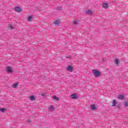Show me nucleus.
Listing matches in <instances>:
<instances>
[{"mask_svg": "<svg viewBox=\"0 0 128 128\" xmlns=\"http://www.w3.org/2000/svg\"><path fill=\"white\" fill-rule=\"evenodd\" d=\"M92 74H94L95 78H98L100 76V71H98L96 70H92Z\"/></svg>", "mask_w": 128, "mask_h": 128, "instance_id": "f257e3e1", "label": "nucleus"}, {"mask_svg": "<svg viewBox=\"0 0 128 128\" xmlns=\"http://www.w3.org/2000/svg\"><path fill=\"white\" fill-rule=\"evenodd\" d=\"M70 97H71V98H72V100H76L78 98V96L76 94H72Z\"/></svg>", "mask_w": 128, "mask_h": 128, "instance_id": "f03ea898", "label": "nucleus"}, {"mask_svg": "<svg viewBox=\"0 0 128 128\" xmlns=\"http://www.w3.org/2000/svg\"><path fill=\"white\" fill-rule=\"evenodd\" d=\"M14 10L16 12H22V9L18 6H16L14 8Z\"/></svg>", "mask_w": 128, "mask_h": 128, "instance_id": "7ed1b4c3", "label": "nucleus"}, {"mask_svg": "<svg viewBox=\"0 0 128 128\" xmlns=\"http://www.w3.org/2000/svg\"><path fill=\"white\" fill-rule=\"evenodd\" d=\"M102 8H110V4L108 3L104 2L102 4Z\"/></svg>", "mask_w": 128, "mask_h": 128, "instance_id": "20e7f679", "label": "nucleus"}, {"mask_svg": "<svg viewBox=\"0 0 128 128\" xmlns=\"http://www.w3.org/2000/svg\"><path fill=\"white\" fill-rule=\"evenodd\" d=\"M67 70L70 72H72V70H74V68L72 66H69L67 67Z\"/></svg>", "mask_w": 128, "mask_h": 128, "instance_id": "39448f33", "label": "nucleus"}, {"mask_svg": "<svg viewBox=\"0 0 128 128\" xmlns=\"http://www.w3.org/2000/svg\"><path fill=\"white\" fill-rule=\"evenodd\" d=\"M114 64L116 66H118V64H120V60H118V59H114Z\"/></svg>", "mask_w": 128, "mask_h": 128, "instance_id": "423d86ee", "label": "nucleus"}, {"mask_svg": "<svg viewBox=\"0 0 128 128\" xmlns=\"http://www.w3.org/2000/svg\"><path fill=\"white\" fill-rule=\"evenodd\" d=\"M86 14H90V16H92V11L91 10H87L86 11Z\"/></svg>", "mask_w": 128, "mask_h": 128, "instance_id": "0eeeda50", "label": "nucleus"}, {"mask_svg": "<svg viewBox=\"0 0 128 128\" xmlns=\"http://www.w3.org/2000/svg\"><path fill=\"white\" fill-rule=\"evenodd\" d=\"M60 22H62L60 20H56L54 22V24H56V26H58Z\"/></svg>", "mask_w": 128, "mask_h": 128, "instance_id": "6e6552de", "label": "nucleus"}, {"mask_svg": "<svg viewBox=\"0 0 128 128\" xmlns=\"http://www.w3.org/2000/svg\"><path fill=\"white\" fill-rule=\"evenodd\" d=\"M54 106H48L49 112H52V111L54 110Z\"/></svg>", "mask_w": 128, "mask_h": 128, "instance_id": "1a4fd4ad", "label": "nucleus"}, {"mask_svg": "<svg viewBox=\"0 0 128 128\" xmlns=\"http://www.w3.org/2000/svg\"><path fill=\"white\" fill-rule=\"evenodd\" d=\"M32 18H34L33 16H29L27 19V20H28V22H32Z\"/></svg>", "mask_w": 128, "mask_h": 128, "instance_id": "9d476101", "label": "nucleus"}, {"mask_svg": "<svg viewBox=\"0 0 128 128\" xmlns=\"http://www.w3.org/2000/svg\"><path fill=\"white\" fill-rule=\"evenodd\" d=\"M12 68L8 66L7 67V72H12Z\"/></svg>", "mask_w": 128, "mask_h": 128, "instance_id": "9b49d317", "label": "nucleus"}, {"mask_svg": "<svg viewBox=\"0 0 128 128\" xmlns=\"http://www.w3.org/2000/svg\"><path fill=\"white\" fill-rule=\"evenodd\" d=\"M124 95L120 94V95H119L118 98V100H124Z\"/></svg>", "mask_w": 128, "mask_h": 128, "instance_id": "f8f14e48", "label": "nucleus"}, {"mask_svg": "<svg viewBox=\"0 0 128 128\" xmlns=\"http://www.w3.org/2000/svg\"><path fill=\"white\" fill-rule=\"evenodd\" d=\"M30 100H36V98L34 96H30Z\"/></svg>", "mask_w": 128, "mask_h": 128, "instance_id": "ddd939ff", "label": "nucleus"}, {"mask_svg": "<svg viewBox=\"0 0 128 128\" xmlns=\"http://www.w3.org/2000/svg\"><path fill=\"white\" fill-rule=\"evenodd\" d=\"M18 83H15L12 85V88H16V86H18Z\"/></svg>", "mask_w": 128, "mask_h": 128, "instance_id": "4468645a", "label": "nucleus"}, {"mask_svg": "<svg viewBox=\"0 0 128 128\" xmlns=\"http://www.w3.org/2000/svg\"><path fill=\"white\" fill-rule=\"evenodd\" d=\"M6 109L4 108H0V112H6Z\"/></svg>", "mask_w": 128, "mask_h": 128, "instance_id": "2eb2a0df", "label": "nucleus"}, {"mask_svg": "<svg viewBox=\"0 0 128 128\" xmlns=\"http://www.w3.org/2000/svg\"><path fill=\"white\" fill-rule=\"evenodd\" d=\"M53 100H60V98L56 96H53Z\"/></svg>", "mask_w": 128, "mask_h": 128, "instance_id": "dca6fc26", "label": "nucleus"}, {"mask_svg": "<svg viewBox=\"0 0 128 128\" xmlns=\"http://www.w3.org/2000/svg\"><path fill=\"white\" fill-rule=\"evenodd\" d=\"M116 102L115 101V100H113V102H112V106H116Z\"/></svg>", "mask_w": 128, "mask_h": 128, "instance_id": "f3484780", "label": "nucleus"}, {"mask_svg": "<svg viewBox=\"0 0 128 128\" xmlns=\"http://www.w3.org/2000/svg\"><path fill=\"white\" fill-rule=\"evenodd\" d=\"M91 108L93 110H96V106H94V105H92Z\"/></svg>", "mask_w": 128, "mask_h": 128, "instance_id": "a211bd4d", "label": "nucleus"}, {"mask_svg": "<svg viewBox=\"0 0 128 128\" xmlns=\"http://www.w3.org/2000/svg\"><path fill=\"white\" fill-rule=\"evenodd\" d=\"M74 24H78V20H75V21L74 22Z\"/></svg>", "mask_w": 128, "mask_h": 128, "instance_id": "6ab92c4d", "label": "nucleus"}, {"mask_svg": "<svg viewBox=\"0 0 128 128\" xmlns=\"http://www.w3.org/2000/svg\"><path fill=\"white\" fill-rule=\"evenodd\" d=\"M124 106H128V102H124Z\"/></svg>", "mask_w": 128, "mask_h": 128, "instance_id": "aec40b11", "label": "nucleus"}, {"mask_svg": "<svg viewBox=\"0 0 128 128\" xmlns=\"http://www.w3.org/2000/svg\"><path fill=\"white\" fill-rule=\"evenodd\" d=\"M10 28L11 30H12V28H14V27H12V26H10Z\"/></svg>", "mask_w": 128, "mask_h": 128, "instance_id": "412c9836", "label": "nucleus"}, {"mask_svg": "<svg viewBox=\"0 0 128 128\" xmlns=\"http://www.w3.org/2000/svg\"><path fill=\"white\" fill-rule=\"evenodd\" d=\"M28 122H32V121L30 120H28Z\"/></svg>", "mask_w": 128, "mask_h": 128, "instance_id": "4be33fe9", "label": "nucleus"}, {"mask_svg": "<svg viewBox=\"0 0 128 128\" xmlns=\"http://www.w3.org/2000/svg\"><path fill=\"white\" fill-rule=\"evenodd\" d=\"M42 96H44V94H42Z\"/></svg>", "mask_w": 128, "mask_h": 128, "instance_id": "5701e85b", "label": "nucleus"}]
</instances>
